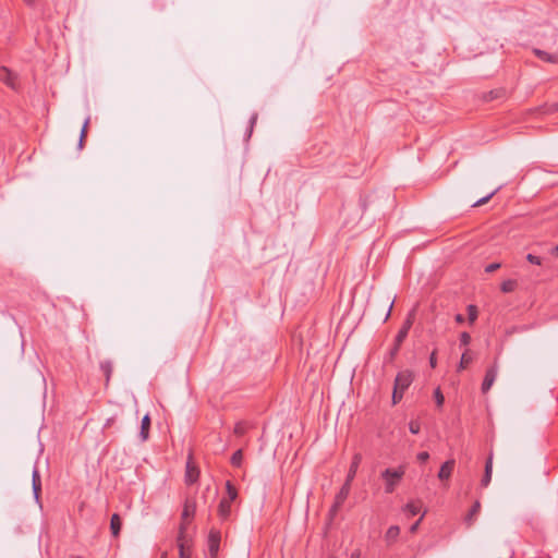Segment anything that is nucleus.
I'll return each instance as SVG.
<instances>
[{"instance_id":"nucleus-1","label":"nucleus","mask_w":558,"mask_h":558,"mask_svg":"<svg viewBox=\"0 0 558 558\" xmlns=\"http://www.w3.org/2000/svg\"><path fill=\"white\" fill-rule=\"evenodd\" d=\"M405 474V466L400 465L397 469H386L381 472L380 476L385 482V493L391 494L399 485L400 481Z\"/></svg>"},{"instance_id":"nucleus-2","label":"nucleus","mask_w":558,"mask_h":558,"mask_svg":"<svg viewBox=\"0 0 558 558\" xmlns=\"http://www.w3.org/2000/svg\"><path fill=\"white\" fill-rule=\"evenodd\" d=\"M413 378L414 375L411 371H401L395 378L393 387L404 392L411 386Z\"/></svg>"},{"instance_id":"nucleus-3","label":"nucleus","mask_w":558,"mask_h":558,"mask_svg":"<svg viewBox=\"0 0 558 558\" xmlns=\"http://www.w3.org/2000/svg\"><path fill=\"white\" fill-rule=\"evenodd\" d=\"M199 476V470L193 462L192 456L189 457L185 465V483L192 485L197 482Z\"/></svg>"},{"instance_id":"nucleus-4","label":"nucleus","mask_w":558,"mask_h":558,"mask_svg":"<svg viewBox=\"0 0 558 558\" xmlns=\"http://www.w3.org/2000/svg\"><path fill=\"white\" fill-rule=\"evenodd\" d=\"M220 545V532L211 530L208 535V550L211 558H216Z\"/></svg>"},{"instance_id":"nucleus-5","label":"nucleus","mask_w":558,"mask_h":558,"mask_svg":"<svg viewBox=\"0 0 558 558\" xmlns=\"http://www.w3.org/2000/svg\"><path fill=\"white\" fill-rule=\"evenodd\" d=\"M178 548L180 558H191V548L189 542L185 539L183 525H181L180 527V534L178 537Z\"/></svg>"},{"instance_id":"nucleus-6","label":"nucleus","mask_w":558,"mask_h":558,"mask_svg":"<svg viewBox=\"0 0 558 558\" xmlns=\"http://www.w3.org/2000/svg\"><path fill=\"white\" fill-rule=\"evenodd\" d=\"M497 373H498V369H497L496 365L490 366L486 371L484 380L482 383V391L484 393H486L492 388V386L494 385V383L496 380V377H497Z\"/></svg>"},{"instance_id":"nucleus-7","label":"nucleus","mask_w":558,"mask_h":558,"mask_svg":"<svg viewBox=\"0 0 558 558\" xmlns=\"http://www.w3.org/2000/svg\"><path fill=\"white\" fill-rule=\"evenodd\" d=\"M454 465H456V461L453 459H449L447 460L441 466H440V470L438 472V478L440 481H447L450 478L452 472H453V469H454Z\"/></svg>"},{"instance_id":"nucleus-8","label":"nucleus","mask_w":558,"mask_h":558,"mask_svg":"<svg viewBox=\"0 0 558 558\" xmlns=\"http://www.w3.org/2000/svg\"><path fill=\"white\" fill-rule=\"evenodd\" d=\"M32 487L35 500L39 502V495L41 492V480L38 469L35 466L32 472Z\"/></svg>"},{"instance_id":"nucleus-9","label":"nucleus","mask_w":558,"mask_h":558,"mask_svg":"<svg viewBox=\"0 0 558 558\" xmlns=\"http://www.w3.org/2000/svg\"><path fill=\"white\" fill-rule=\"evenodd\" d=\"M413 320H414V311H411L408 314V317L405 318V320L403 322L401 328L399 329V331L397 333V336L399 337V340L400 339L405 340V338L408 337V333L413 325Z\"/></svg>"},{"instance_id":"nucleus-10","label":"nucleus","mask_w":558,"mask_h":558,"mask_svg":"<svg viewBox=\"0 0 558 558\" xmlns=\"http://www.w3.org/2000/svg\"><path fill=\"white\" fill-rule=\"evenodd\" d=\"M361 461H362V456L361 453H355L352 458V461H351V464H350V468H349V472L347 474V477H345V481L347 482H350L352 483V481L354 480L355 475H356V472H357V469L361 464Z\"/></svg>"},{"instance_id":"nucleus-11","label":"nucleus","mask_w":558,"mask_h":558,"mask_svg":"<svg viewBox=\"0 0 558 558\" xmlns=\"http://www.w3.org/2000/svg\"><path fill=\"white\" fill-rule=\"evenodd\" d=\"M492 474H493V453H490L486 460L485 463V472L483 475V478L481 481V485L483 487H487L492 481Z\"/></svg>"},{"instance_id":"nucleus-12","label":"nucleus","mask_w":558,"mask_h":558,"mask_svg":"<svg viewBox=\"0 0 558 558\" xmlns=\"http://www.w3.org/2000/svg\"><path fill=\"white\" fill-rule=\"evenodd\" d=\"M351 490V483L344 481L342 487L340 488L339 493L336 495L335 500H337V506H342L345 499L348 498Z\"/></svg>"},{"instance_id":"nucleus-13","label":"nucleus","mask_w":558,"mask_h":558,"mask_svg":"<svg viewBox=\"0 0 558 558\" xmlns=\"http://www.w3.org/2000/svg\"><path fill=\"white\" fill-rule=\"evenodd\" d=\"M0 81L12 88H15V76L8 68H0Z\"/></svg>"},{"instance_id":"nucleus-14","label":"nucleus","mask_w":558,"mask_h":558,"mask_svg":"<svg viewBox=\"0 0 558 558\" xmlns=\"http://www.w3.org/2000/svg\"><path fill=\"white\" fill-rule=\"evenodd\" d=\"M149 428H150V416L149 414H145L142 418L141 423V430H140V438L142 441H146L149 436Z\"/></svg>"},{"instance_id":"nucleus-15","label":"nucleus","mask_w":558,"mask_h":558,"mask_svg":"<svg viewBox=\"0 0 558 558\" xmlns=\"http://www.w3.org/2000/svg\"><path fill=\"white\" fill-rule=\"evenodd\" d=\"M534 52L543 61L548 63H558V53H549L541 49H535Z\"/></svg>"},{"instance_id":"nucleus-16","label":"nucleus","mask_w":558,"mask_h":558,"mask_svg":"<svg viewBox=\"0 0 558 558\" xmlns=\"http://www.w3.org/2000/svg\"><path fill=\"white\" fill-rule=\"evenodd\" d=\"M218 513L221 519H228L231 513V501L228 499H221L218 507Z\"/></svg>"},{"instance_id":"nucleus-17","label":"nucleus","mask_w":558,"mask_h":558,"mask_svg":"<svg viewBox=\"0 0 558 558\" xmlns=\"http://www.w3.org/2000/svg\"><path fill=\"white\" fill-rule=\"evenodd\" d=\"M100 369L105 375L106 378V386L109 385L112 372H113V365L112 362L109 360L100 362Z\"/></svg>"},{"instance_id":"nucleus-18","label":"nucleus","mask_w":558,"mask_h":558,"mask_svg":"<svg viewBox=\"0 0 558 558\" xmlns=\"http://www.w3.org/2000/svg\"><path fill=\"white\" fill-rule=\"evenodd\" d=\"M122 526V520L119 514L113 513L110 520V530L113 536H118Z\"/></svg>"},{"instance_id":"nucleus-19","label":"nucleus","mask_w":558,"mask_h":558,"mask_svg":"<svg viewBox=\"0 0 558 558\" xmlns=\"http://www.w3.org/2000/svg\"><path fill=\"white\" fill-rule=\"evenodd\" d=\"M481 510V502L480 501H475L474 505L472 506V508L470 509L468 515L465 517V522L468 525H472L476 515L478 514Z\"/></svg>"},{"instance_id":"nucleus-20","label":"nucleus","mask_w":558,"mask_h":558,"mask_svg":"<svg viewBox=\"0 0 558 558\" xmlns=\"http://www.w3.org/2000/svg\"><path fill=\"white\" fill-rule=\"evenodd\" d=\"M399 534H400V527L398 525H391L387 530V532L385 534V538L390 544V543H393L397 541Z\"/></svg>"},{"instance_id":"nucleus-21","label":"nucleus","mask_w":558,"mask_h":558,"mask_svg":"<svg viewBox=\"0 0 558 558\" xmlns=\"http://www.w3.org/2000/svg\"><path fill=\"white\" fill-rule=\"evenodd\" d=\"M195 513V504L189 500L185 501L184 508L182 511V519L185 520L187 518L193 517Z\"/></svg>"},{"instance_id":"nucleus-22","label":"nucleus","mask_w":558,"mask_h":558,"mask_svg":"<svg viewBox=\"0 0 558 558\" xmlns=\"http://www.w3.org/2000/svg\"><path fill=\"white\" fill-rule=\"evenodd\" d=\"M226 489H227V497L225 499L230 500L231 502L235 500L238 497L236 488L231 484V482L226 483Z\"/></svg>"},{"instance_id":"nucleus-23","label":"nucleus","mask_w":558,"mask_h":558,"mask_svg":"<svg viewBox=\"0 0 558 558\" xmlns=\"http://www.w3.org/2000/svg\"><path fill=\"white\" fill-rule=\"evenodd\" d=\"M230 461H231V464L233 466H236V468L241 466L242 461H243V451H242V449H239L235 452H233Z\"/></svg>"},{"instance_id":"nucleus-24","label":"nucleus","mask_w":558,"mask_h":558,"mask_svg":"<svg viewBox=\"0 0 558 558\" xmlns=\"http://www.w3.org/2000/svg\"><path fill=\"white\" fill-rule=\"evenodd\" d=\"M421 510V507L417 502H408L404 507V511H407L410 515H416Z\"/></svg>"},{"instance_id":"nucleus-25","label":"nucleus","mask_w":558,"mask_h":558,"mask_svg":"<svg viewBox=\"0 0 558 558\" xmlns=\"http://www.w3.org/2000/svg\"><path fill=\"white\" fill-rule=\"evenodd\" d=\"M515 288H517V281H502V283L500 286V290L504 293L512 292L515 290Z\"/></svg>"},{"instance_id":"nucleus-26","label":"nucleus","mask_w":558,"mask_h":558,"mask_svg":"<svg viewBox=\"0 0 558 558\" xmlns=\"http://www.w3.org/2000/svg\"><path fill=\"white\" fill-rule=\"evenodd\" d=\"M500 187H497L495 189L493 192H490L488 195L477 199L474 204H473V207H478V206H482L484 204H486L498 191H499Z\"/></svg>"},{"instance_id":"nucleus-27","label":"nucleus","mask_w":558,"mask_h":558,"mask_svg":"<svg viewBox=\"0 0 558 558\" xmlns=\"http://www.w3.org/2000/svg\"><path fill=\"white\" fill-rule=\"evenodd\" d=\"M247 424L245 422H238L234 426L233 433L236 436H243L247 430Z\"/></svg>"},{"instance_id":"nucleus-28","label":"nucleus","mask_w":558,"mask_h":558,"mask_svg":"<svg viewBox=\"0 0 558 558\" xmlns=\"http://www.w3.org/2000/svg\"><path fill=\"white\" fill-rule=\"evenodd\" d=\"M466 310H468L469 322L471 324H473L477 318V313H478L477 307L473 304H470Z\"/></svg>"},{"instance_id":"nucleus-29","label":"nucleus","mask_w":558,"mask_h":558,"mask_svg":"<svg viewBox=\"0 0 558 558\" xmlns=\"http://www.w3.org/2000/svg\"><path fill=\"white\" fill-rule=\"evenodd\" d=\"M90 121V118L87 117L84 121V124H83V128H82V131H81V135H80V142H78V147L82 148L83 147V141H84V137H85V134H86V129H87V125Z\"/></svg>"},{"instance_id":"nucleus-30","label":"nucleus","mask_w":558,"mask_h":558,"mask_svg":"<svg viewBox=\"0 0 558 558\" xmlns=\"http://www.w3.org/2000/svg\"><path fill=\"white\" fill-rule=\"evenodd\" d=\"M471 362H472V357L469 355V352L465 351L461 356L460 368L461 369L465 368Z\"/></svg>"},{"instance_id":"nucleus-31","label":"nucleus","mask_w":558,"mask_h":558,"mask_svg":"<svg viewBox=\"0 0 558 558\" xmlns=\"http://www.w3.org/2000/svg\"><path fill=\"white\" fill-rule=\"evenodd\" d=\"M434 397H435V401H436V404L437 407H442L444 402H445V397L444 395L441 393L440 389L437 388L434 392Z\"/></svg>"},{"instance_id":"nucleus-32","label":"nucleus","mask_w":558,"mask_h":558,"mask_svg":"<svg viewBox=\"0 0 558 558\" xmlns=\"http://www.w3.org/2000/svg\"><path fill=\"white\" fill-rule=\"evenodd\" d=\"M403 393H404L403 391L393 387L392 403L397 404L403 398Z\"/></svg>"},{"instance_id":"nucleus-33","label":"nucleus","mask_w":558,"mask_h":558,"mask_svg":"<svg viewBox=\"0 0 558 558\" xmlns=\"http://www.w3.org/2000/svg\"><path fill=\"white\" fill-rule=\"evenodd\" d=\"M409 429L412 434H418L421 430V424L418 421H411L409 423Z\"/></svg>"},{"instance_id":"nucleus-34","label":"nucleus","mask_w":558,"mask_h":558,"mask_svg":"<svg viewBox=\"0 0 558 558\" xmlns=\"http://www.w3.org/2000/svg\"><path fill=\"white\" fill-rule=\"evenodd\" d=\"M499 267H500L499 263H492V264L485 266L484 271H485V274L489 275V274H493Z\"/></svg>"},{"instance_id":"nucleus-35","label":"nucleus","mask_w":558,"mask_h":558,"mask_svg":"<svg viewBox=\"0 0 558 558\" xmlns=\"http://www.w3.org/2000/svg\"><path fill=\"white\" fill-rule=\"evenodd\" d=\"M471 341V337L468 332H462L460 336L461 345H468Z\"/></svg>"},{"instance_id":"nucleus-36","label":"nucleus","mask_w":558,"mask_h":558,"mask_svg":"<svg viewBox=\"0 0 558 558\" xmlns=\"http://www.w3.org/2000/svg\"><path fill=\"white\" fill-rule=\"evenodd\" d=\"M526 259L531 263V264H535V265H541V257L536 256V255H533V254H527L526 256Z\"/></svg>"},{"instance_id":"nucleus-37","label":"nucleus","mask_w":558,"mask_h":558,"mask_svg":"<svg viewBox=\"0 0 558 558\" xmlns=\"http://www.w3.org/2000/svg\"><path fill=\"white\" fill-rule=\"evenodd\" d=\"M400 349L396 348L395 345H392V348L389 350V353H388V356H387V360L388 361H393V359L397 356L398 352H399Z\"/></svg>"},{"instance_id":"nucleus-38","label":"nucleus","mask_w":558,"mask_h":558,"mask_svg":"<svg viewBox=\"0 0 558 558\" xmlns=\"http://www.w3.org/2000/svg\"><path fill=\"white\" fill-rule=\"evenodd\" d=\"M416 458L420 462H426L429 459V453L427 451H422L417 453Z\"/></svg>"},{"instance_id":"nucleus-39","label":"nucleus","mask_w":558,"mask_h":558,"mask_svg":"<svg viewBox=\"0 0 558 558\" xmlns=\"http://www.w3.org/2000/svg\"><path fill=\"white\" fill-rule=\"evenodd\" d=\"M436 364H437L436 352L433 351L430 356H429V365H430L432 368H435Z\"/></svg>"},{"instance_id":"nucleus-40","label":"nucleus","mask_w":558,"mask_h":558,"mask_svg":"<svg viewBox=\"0 0 558 558\" xmlns=\"http://www.w3.org/2000/svg\"><path fill=\"white\" fill-rule=\"evenodd\" d=\"M340 507L341 506H337V500H335V502H333V505H332V507L330 508V511H329L330 515L331 517L336 515V513L338 512Z\"/></svg>"},{"instance_id":"nucleus-41","label":"nucleus","mask_w":558,"mask_h":558,"mask_svg":"<svg viewBox=\"0 0 558 558\" xmlns=\"http://www.w3.org/2000/svg\"><path fill=\"white\" fill-rule=\"evenodd\" d=\"M422 518H423V515L414 524H412V526L410 527V532L411 533H414L417 530V527H418V525L421 523Z\"/></svg>"},{"instance_id":"nucleus-42","label":"nucleus","mask_w":558,"mask_h":558,"mask_svg":"<svg viewBox=\"0 0 558 558\" xmlns=\"http://www.w3.org/2000/svg\"><path fill=\"white\" fill-rule=\"evenodd\" d=\"M257 121V114L254 113L252 117H251V120H250V124H251V128H250V133L252 132V129L254 126V124L256 123Z\"/></svg>"},{"instance_id":"nucleus-43","label":"nucleus","mask_w":558,"mask_h":558,"mask_svg":"<svg viewBox=\"0 0 558 558\" xmlns=\"http://www.w3.org/2000/svg\"><path fill=\"white\" fill-rule=\"evenodd\" d=\"M403 341H404L403 339H400V340H399V337H398V336H396V338H395V342H393V345H395L396 348L400 349V347H401V344L403 343Z\"/></svg>"},{"instance_id":"nucleus-44","label":"nucleus","mask_w":558,"mask_h":558,"mask_svg":"<svg viewBox=\"0 0 558 558\" xmlns=\"http://www.w3.org/2000/svg\"><path fill=\"white\" fill-rule=\"evenodd\" d=\"M456 322H457V323H459V324L463 323V322H464V317H463V315L458 314V315L456 316Z\"/></svg>"},{"instance_id":"nucleus-45","label":"nucleus","mask_w":558,"mask_h":558,"mask_svg":"<svg viewBox=\"0 0 558 558\" xmlns=\"http://www.w3.org/2000/svg\"><path fill=\"white\" fill-rule=\"evenodd\" d=\"M350 558H360V551L355 550L351 554Z\"/></svg>"},{"instance_id":"nucleus-46","label":"nucleus","mask_w":558,"mask_h":558,"mask_svg":"<svg viewBox=\"0 0 558 558\" xmlns=\"http://www.w3.org/2000/svg\"><path fill=\"white\" fill-rule=\"evenodd\" d=\"M553 253L558 256V244L553 248Z\"/></svg>"},{"instance_id":"nucleus-47","label":"nucleus","mask_w":558,"mask_h":558,"mask_svg":"<svg viewBox=\"0 0 558 558\" xmlns=\"http://www.w3.org/2000/svg\"><path fill=\"white\" fill-rule=\"evenodd\" d=\"M392 304H393V303L391 302V304H390V306H389V310H388V312H387L386 318L390 315V311H391Z\"/></svg>"},{"instance_id":"nucleus-48","label":"nucleus","mask_w":558,"mask_h":558,"mask_svg":"<svg viewBox=\"0 0 558 558\" xmlns=\"http://www.w3.org/2000/svg\"><path fill=\"white\" fill-rule=\"evenodd\" d=\"M71 558H81V557H78V556H72Z\"/></svg>"},{"instance_id":"nucleus-49","label":"nucleus","mask_w":558,"mask_h":558,"mask_svg":"<svg viewBox=\"0 0 558 558\" xmlns=\"http://www.w3.org/2000/svg\"><path fill=\"white\" fill-rule=\"evenodd\" d=\"M161 558H166V554H163V555L161 556Z\"/></svg>"},{"instance_id":"nucleus-50","label":"nucleus","mask_w":558,"mask_h":558,"mask_svg":"<svg viewBox=\"0 0 558 558\" xmlns=\"http://www.w3.org/2000/svg\"><path fill=\"white\" fill-rule=\"evenodd\" d=\"M26 2H29L31 0H25Z\"/></svg>"}]
</instances>
